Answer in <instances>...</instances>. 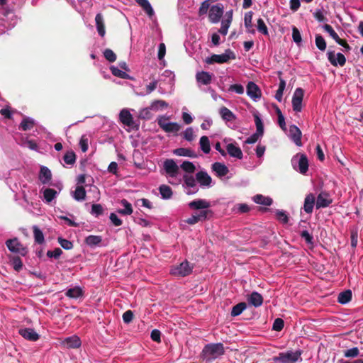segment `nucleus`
I'll use <instances>...</instances> for the list:
<instances>
[{
  "instance_id": "20",
  "label": "nucleus",
  "mask_w": 363,
  "mask_h": 363,
  "mask_svg": "<svg viewBox=\"0 0 363 363\" xmlns=\"http://www.w3.org/2000/svg\"><path fill=\"white\" fill-rule=\"evenodd\" d=\"M211 204L208 201L204 199H196L191 201L189 203V207L191 209L199 210L206 209L210 207Z\"/></svg>"
},
{
  "instance_id": "10",
  "label": "nucleus",
  "mask_w": 363,
  "mask_h": 363,
  "mask_svg": "<svg viewBox=\"0 0 363 363\" xmlns=\"http://www.w3.org/2000/svg\"><path fill=\"white\" fill-rule=\"evenodd\" d=\"M223 13V6L220 4L213 5L210 8L208 18L213 23L219 22Z\"/></svg>"
},
{
  "instance_id": "37",
  "label": "nucleus",
  "mask_w": 363,
  "mask_h": 363,
  "mask_svg": "<svg viewBox=\"0 0 363 363\" xmlns=\"http://www.w3.org/2000/svg\"><path fill=\"white\" fill-rule=\"evenodd\" d=\"M160 193L163 199H169L172 196V190L170 186L162 184L159 187Z\"/></svg>"
},
{
  "instance_id": "31",
  "label": "nucleus",
  "mask_w": 363,
  "mask_h": 363,
  "mask_svg": "<svg viewBox=\"0 0 363 363\" xmlns=\"http://www.w3.org/2000/svg\"><path fill=\"white\" fill-rule=\"evenodd\" d=\"M253 201L257 204H261L264 206H271L273 201L270 197L264 196L262 194H257L253 197Z\"/></svg>"
},
{
  "instance_id": "11",
  "label": "nucleus",
  "mask_w": 363,
  "mask_h": 363,
  "mask_svg": "<svg viewBox=\"0 0 363 363\" xmlns=\"http://www.w3.org/2000/svg\"><path fill=\"white\" fill-rule=\"evenodd\" d=\"M333 202L330 195L325 191H321L317 196L315 206L316 208H326L329 206Z\"/></svg>"
},
{
  "instance_id": "47",
  "label": "nucleus",
  "mask_w": 363,
  "mask_h": 363,
  "mask_svg": "<svg viewBox=\"0 0 363 363\" xmlns=\"http://www.w3.org/2000/svg\"><path fill=\"white\" fill-rule=\"evenodd\" d=\"M315 45L320 51H324L326 49V42L323 37L320 34L315 35Z\"/></svg>"
},
{
  "instance_id": "58",
  "label": "nucleus",
  "mask_w": 363,
  "mask_h": 363,
  "mask_svg": "<svg viewBox=\"0 0 363 363\" xmlns=\"http://www.w3.org/2000/svg\"><path fill=\"white\" fill-rule=\"evenodd\" d=\"M183 179H184V184L188 187H195L196 186V179H194V177L192 175L185 174V175H184Z\"/></svg>"
},
{
  "instance_id": "45",
  "label": "nucleus",
  "mask_w": 363,
  "mask_h": 363,
  "mask_svg": "<svg viewBox=\"0 0 363 363\" xmlns=\"http://www.w3.org/2000/svg\"><path fill=\"white\" fill-rule=\"evenodd\" d=\"M63 160L67 164H74L76 162V155L74 152L72 150L67 151L63 157Z\"/></svg>"
},
{
  "instance_id": "3",
  "label": "nucleus",
  "mask_w": 363,
  "mask_h": 363,
  "mask_svg": "<svg viewBox=\"0 0 363 363\" xmlns=\"http://www.w3.org/2000/svg\"><path fill=\"white\" fill-rule=\"evenodd\" d=\"M236 58L235 52L230 49H227L225 52L221 55L213 54L211 57L205 60L206 63L212 65L214 63L223 64L228 62L230 60Z\"/></svg>"
},
{
  "instance_id": "2",
  "label": "nucleus",
  "mask_w": 363,
  "mask_h": 363,
  "mask_svg": "<svg viewBox=\"0 0 363 363\" xmlns=\"http://www.w3.org/2000/svg\"><path fill=\"white\" fill-rule=\"evenodd\" d=\"M302 351L298 350L295 352L287 351L286 352H280L277 356H274L272 360L274 362L280 363H296L298 360L301 361Z\"/></svg>"
},
{
  "instance_id": "17",
  "label": "nucleus",
  "mask_w": 363,
  "mask_h": 363,
  "mask_svg": "<svg viewBox=\"0 0 363 363\" xmlns=\"http://www.w3.org/2000/svg\"><path fill=\"white\" fill-rule=\"evenodd\" d=\"M121 122L125 125L132 127L133 125V118L130 111L127 109H123L119 114Z\"/></svg>"
},
{
  "instance_id": "6",
  "label": "nucleus",
  "mask_w": 363,
  "mask_h": 363,
  "mask_svg": "<svg viewBox=\"0 0 363 363\" xmlns=\"http://www.w3.org/2000/svg\"><path fill=\"white\" fill-rule=\"evenodd\" d=\"M168 118L161 116L157 120L158 125L166 133H177L181 128L179 124L176 122H167Z\"/></svg>"
},
{
  "instance_id": "14",
  "label": "nucleus",
  "mask_w": 363,
  "mask_h": 363,
  "mask_svg": "<svg viewBox=\"0 0 363 363\" xmlns=\"http://www.w3.org/2000/svg\"><path fill=\"white\" fill-rule=\"evenodd\" d=\"M247 94L252 99L257 100L261 98L262 93L259 86L253 82H250L247 85Z\"/></svg>"
},
{
  "instance_id": "22",
  "label": "nucleus",
  "mask_w": 363,
  "mask_h": 363,
  "mask_svg": "<svg viewBox=\"0 0 363 363\" xmlns=\"http://www.w3.org/2000/svg\"><path fill=\"white\" fill-rule=\"evenodd\" d=\"M213 74L207 72H200L196 75V81L203 85H208L211 83Z\"/></svg>"
},
{
  "instance_id": "9",
  "label": "nucleus",
  "mask_w": 363,
  "mask_h": 363,
  "mask_svg": "<svg viewBox=\"0 0 363 363\" xmlns=\"http://www.w3.org/2000/svg\"><path fill=\"white\" fill-rule=\"evenodd\" d=\"M327 55L328 61L334 67H337V65L343 67L346 63V58L345 55L340 52L337 53L335 57V51L328 50L327 52Z\"/></svg>"
},
{
  "instance_id": "50",
  "label": "nucleus",
  "mask_w": 363,
  "mask_h": 363,
  "mask_svg": "<svg viewBox=\"0 0 363 363\" xmlns=\"http://www.w3.org/2000/svg\"><path fill=\"white\" fill-rule=\"evenodd\" d=\"M257 30L264 35H269L268 28L262 18L257 19Z\"/></svg>"
},
{
  "instance_id": "48",
  "label": "nucleus",
  "mask_w": 363,
  "mask_h": 363,
  "mask_svg": "<svg viewBox=\"0 0 363 363\" xmlns=\"http://www.w3.org/2000/svg\"><path fill=\"white\" fill-rule=\"evenodd\" d=\"M212 211L208 208L203 209L199 214H197V217L199 221H204L206 220H208L212 217Z\"/></svg>"
},
{
  "instance_id": "55",
  "label": "nucleus",
  "mask_w": 363,
  "mask_h": 363,
  "mask_svg": "<svg viewBox=\"0 0 363 363\" xmlns=\"http://www.w3.org/2000/svg\"><path fill=\"white\" fill-rule=\"evenodd\" d=\"M104 56L110 62H113L116 60V55L109 48L104 50Z\"/></svg>"
},
{
  "instance_id": "43",
  "label": "nucleus",
  "mask_w": 363,
  "mask_h": 363,
  "mask_svg": "<svg viewBox=\"0 0 363 363\" xmlns=\"http://www.w3.org/2000/svg\"><path fill=\"white\" fill-rule=\"evenodd\" d=\"M10 261L15 271L20 272L22 269L23 262L20 257L13 256L10 258Z\"/></svg>"
},
{
  "instance_id": "4",
  "label": "nucleus",
  "mask_w": 363,
  "mask_h": 363,
  "mask_svg": "<svg viewBox=\"0 0 363 363\" xmlns=\"http://www.w3.org/2000/svg\"><path fill=\"white\" fill-rule=\"evenodd\" d=\"M6 245L10 252L19 254L21 256H26L28 253L27 247H24L17 238L7 240Z\"/></svg>"
},
{
  "instance_id": "56",
  "label": "nucleus",
  "mask_w": 363,
  "mask_h": 363,
  "mask_svg": "<svg viewBox=\"0 0 363 363\" xmlns=\"http://www.w3.org/2000/svg\"><path fill=\"white\" fill-rule=\"evenodd\" d=\"M301 238L304 239L306 242L311 246H313V237L307 230H303L300 233Z\"/></svg>"
},
{
  "instance_id": "24",
  "label": "nucleus",
  "mask_w": 363,
  "mask_h": 363,
  "mask_svg": "<svg viewBox=\"0 0 363 363\" xmlns=\"http://www.w3.org/2000/svg\"><path fill=\"white\" fill-rule=\"evenodd\" d=\"M63 344L67 348H78L81 346V340L79 337L76 335H73L69 337H67L64 341Z\"/></svg>"
},
{
  "instance_id": "41",
  "label": "nucleus",
  "mask_w": 363,
  "mask_h": 363,
  "mask_svg": "<svg viewBox=\"0 0 363 363\" xmlns=\"http://www.w3.org/2000/svg\"><path fill=\"white\" fill-rule=\"evenodd\" d=\"M247 304L245 302H240L232 308L231 315L235 317L240 315L242 311L246 308Z\"/></svg>"
},
{
  "instance_id": "18",
  "label": "nucleus",
  "mask_w": 363,
  "mask_h": 363,
  "mask_svg": "<svg viewBox=\"0 0 363 363\" xmlns=\"http://www.w3.org/2000/svg\"><path fill=\"white\" fill-rule=\"evenodd\" d=\"M248 303L255 308L259 307L263 303L262 296L257 291H253L248 296Z\"/></svg>"
},
{
  "instance_id": "40",
  "label": "nucleus",
  "mask_w": 363,
  "mask_h": 363,
  "mask_svg": "<svg viewBox=\"0 0 363 363\" xmlns=\"http://www.w3.org/2000/svg\"><path fill=\"white\" fill-rule=\"evenodd\" d=\"M199 144L201 150L206 153L208 154L211 151V145H210V141L207 136H202L200 138Z\"/></svg>"
},
{
  "instance_id": "42",
  "label": "nucleus",
  "mask_w": 363,
  "mask_h": 363,
  "mask_svg": "<svg viewBox=\"0 0 363 363\" xmlns=\"http://www.w3.org/2000/svg\"><path fill=\"white\" fill-rule=\"evenodd\" d=\"M169 106V104L164 100H155L151 104V109L153 111H158L159 109H164Z\"/></svg>"
},
{
  "instance_id": "39",
  "label": "nucleus",
  "mask_w": 363,
  "mask_h": 363,
  "mask_svg": "<svg viewBox=\"0 0 363 363\" xmlns=\"http://www.w3.org/2000/svg\"><path fill=\"white\" fill-rule=\"evenodd\" d=\"M86 192L84 186H77L74 191V198L77 201H83L85 199Z\"/></svg>"
},
{
  "instance_id": "59",
  "label": "nucleus",
  "mask_w": 363,
  "mask_h": 363,
  "mask_svg": "<svg viewBox=\"0 0 363 363\" xmlns=\"http://www.w3.org/2000/svg\"><path fill=\"white\" fill-rule=\"evenodd\" d=\"M57 240L61 247L65 250H71L73 247L72 242L67 239L60 237Z\"/></svg>"
},
{
  "instance_id": "38",
  "label": "nucleus",
  "mask_w": 363,
  "mask_h": 363,
  "mask_svg": "<svg viewBox=\"0 0 363 363\" xmlns=\"http://www.w3.org/2000/svg\"><path fill=\"white\" fill-rule=\"evenodd\" d=\"M299 172L301 174H305L308 169V162L307 157L305 155H301L298 161Z\"/></svg>"
},
{
  "instance_id": "35",
  "label": "nucleus",
  "mask_w": 363,
  "mask_h": 363,
  "mask_svg": "<svg viewBox=\"0 0 363 363\" xmlns=\"http://www.w3.org/2000/svg\"><path fill=\"white\" fill-rule=\"evenodd\" d=\"M32 228L35 242L40 245L44 243L45 238L42 230L37 225H33Z\"/></svg>"
},
{
  "instance_id": "16",
  "label": "nucleus",
  "mask_w": 363,
  "mask_h": 363,
  "mask_svg": "<svg viewBox=\"0 0 363 363\" xmlns=\"http://www.w3.org/2000/svg\"><path fill=\"white\" fill-rule=\"evenodd\" d=\"M315 203V197L313 194L310 193L306 196L304 199L303 210L306 213H311Z\"/></svg>"
},
{
  "instance_id": "53",
  "label": "nucleus",
  "mask_w": 363,
  "mask_h": 363,
  "mask_svg": "<svg viewBox=\"0 0 363 363\" xmlns=\"http://www.w3.org/2000/svg\"><path fill=\"white\" fill-rule=\"evenodd\" d=\"M344 357L347 358H354L357 357L359 354V350L358 347H352L351 349L345 350L344 352Z\"/></svg>"
},
{
  "instance_id": "57",
  "label": "nucleus",
  "mask_w": 363,
  "mask_h": 363,
  "mask_svg": "<svg viewBox=\"0 0 363 363\" xmlns=\"http://www.w3.org/2000/svg\"><path fill=\"white\" fill-rule=\"evenodd\" d=\"M292 38H293V40L297 45H299L302 41L301 33H300L299 30L295 26H294L292 28Z\"/></svg>"
},
{
  "instance_id": "63",
  "label": "nucleus",
  "mask_w": 363,
  "mask_h": 363,
  "mask_svg": "<svg viewBox=\"0 0 363 363\" xmlns=\"http://www.w3.org/2000/svg\"><path fill=\"white\" fill-rule=\"evenodd\" d=\"M151 110V106L141 110L139 114L140 118L145 120L150 119L152 118Z\"/></svg>"
},
{
  "instance_id": "1",
  "label": "nucleus",
  "mask_w": 363,
  "mask_h": 363,
  "mask_svg": "<svg viewBox=\"0 0 363 363\" xmlns=\"http://www.w3.org/2000/svg\"><path fill=\"white\" fill-rule=\"evenodd\" d=\"M224 352L223 344L211 343L204 346L201 352V357L203 359L211 362L223 355Z\"/></svg>"
},
{
  "instance_id": "62",
  "label": "nucleus",
  "mask_w": 363,
  "mask_h": 363,
  "mask_svg": "<svg viewBox=\"0 0 363 363\" xmlns=\"http://www.w3.org/2000/svg\"><path fill=\"white\" fill-rule=\"evenodd\" d=\"M277 220L284 224L289 222V217L284 211H277L276 213Z\"/></svg>"
},
{
  "instance_id": "7",
  "label": "nucleus",
  "mask_w": 363,
  "mask_h": 363,
  "mask_svg": "<svg viewBox=\"0 0 363 363\" xmlns=\"http://www.w3.org/2000/svg\"><path fill=\"white\" fill-rule=\"evenodd\" d=\"M255 122L256 124L257 131L246 139L245 143L247 144L255 143L264 133L263 123L257 115H255Z\"/></svg>"
},
{
  "instance_id": "32",
  "label": "nucleus",
  "mask_w": 363,
  "mask_h": 363,
  "mask_svg": "<svg viewBox=\"0 0 363 363\" xmlns=\"http://www.w3.org/2000/svg\"><path fill=\"white\" fill-rule=\"evenodd\" d=\"M252 11H248L245 14L244 23L245 26L247 29V32L254 34L255 33V29L252 28Z\"/></svg>"
},
{
  "instance_id": "34",
  "label": "nucleus",
  "mask_w": 363,
  "mask_h": 363,
  "mask_svg": "<svg viewBox=\"0 0 363 363\" xmlns=\"http://www.w3.org/2000/svg\"><path fill=\"white\" fill-rule=\"evenodd\" d=\"M352 291L351 290H345L342 292H340L337 297V301L341 304H345L350 302L352 299Z\"/></svg>"
},
{
  "instance_id": "61",
  "label": "nucleus",
  "mask_w": 363,
  "mask_h": 363,
  "mask_svg": "<svg viewBox=\"0 0 363 363\" xmlns=\"http://www.w3.org/2000/svg\"><path fill=\"white\" fill-rule=\"evenodd\" d=\"M284 325V320L280 318H277L274 321L272 329L275 331H281L283 329Z\"/></svg>"
},
{
  "instance_id": "60",
  "label": "nucleus",
  "mask_w": 363,
  "mask_h": 363,
  "mask_svg": "<svg viewBox=\"0 0 363 363\" xmlns=\"http://www.w3.org/2000/svg\"><path fill=\"white\" fill-rule=\"evenodd\" d=\"M91 213L98 217L104 213V208L101 204H92Z\"/></svg>"
},
{
  "instance_id": "29",
  "label": "nucleus",
  "mask_w": 363,
  "mask_h": 363,
  "mask_svg": "<svg viewBox=\"0 0 363 363\" xmlns=\"http://www.w3.org/2000/svg\"><path fill=\"white\" fill-rule=\"evenodd\" d=\"M173 153L178 156L189 157H191V158L196 157V155L194 153V152L189 148H184V147L177 148L173 151Z\"/></svg>"
},
{
  "instance_id": "46",
  "label": "nucleus",
  "mask_w": 363,
  "mask_h": 363,
  "mask_svg": "<svg viewBox=\"0 0 363 363\" xmlns=\"http://www.w3.org/2000/svg\"><path fill=\"white\" fill-rule=\"evenodd\" d=\"M34 126V121L29 118H24L20 124V128L26 131L30 130Z\"/></svg>"
},
{
  "instance_id": "5",
  "label": "nucleus",
  "mask_w": 363,
  "mask_h": 363,
  "mask_svg": "<svg viewBox=\"0 0 363 363\" xmlns=\"http://www.w3.org/2000/svg\"><path fill=\"white\" fill-rule=\"evenodd\" d=\"M193 266H191L186 260L182 262L179 265L172 267L170 273L174 276L186 277L192 272Z\"/></svg>"
},
{
  "instance_id": "21",
  "label": "nucleus",
  "mask_w": 363,
  "mask_h": 363,
  "mask_svg": "<svg viewBox=\"0 0 363 363\" xmlns=\"http://www.w3.org/2000/svg\"><path fill=\"white\" fill-rule=\"evenodd\" d=\"M226 150L231 157L239 160L242 159L243 157L241 149L233 143H229L227 145Z\"/></svg>"
},
{
  "instance_id": "52",
  "label": "nucleus",
  "mask_w": 363,
  "mask_h": 363,
  "mask_svg": "<svg viewBox=\"0 0 363 363\" xmlns=\"http://www.w3.org/2000/svg\"><path fill=\"white\" fill-rule=\"evenodd\" d=\"M232 21V17L231 16L228 18L227 19L222 21L221 27L219 29V33H220L222 35H225L228 33V30L230 26V24Z\"/></svg>"
},
{
  "instance_id": "49",
  "label": "nucleus",
  "mask_w": 363,
  "mask_h": 363,
  "mask_svg": "<svg viewBox=\"0 0 363 363\" xmlns=\"http://www.w3.org/2000/svg\"><path fill=\"white\" fill-rule=\"evenodd\" d=\"M181 168L184 171L186 172V173H189V174H192L195 172L196 170V167L195 165L191 162H189V161H184L182 164H181Z\"/></svg>"
},
{
  "instance_id": "19",
  "label": "nucleus",
  "mask_w": 363,
  "mask_h": 363,
  "mask_svg": "<svg viewBox=\"0 0 363 363\" xmlns=\"http://www.w3.org/2000/svg\"><path fill=\"white\" fill-rule=\"evenodd\" d=\"M196 179L201 186H210L212 182L211 177L206 172L200 171L196 174Z\"/></svg>"
},
{
  "instance_id": "64",
  "label": "nucleus",
  "mask_w": 363,
  "mask_h": 363,
  "mask_svg": "<svg viewBox=\"0 0 363 363\" xmlns=\"http://www.w3.org/2000/svg\"><path fill=\"white\" fill-rule=\"evenodd\" d=\"M209 6L210 4L208 1L206 0L203 2H202L199 9V15L201 16L206 14L209 9Z\"/></svg>"
},
{
  "instance_id": "26",
  "label": "nucleus",
  "mask_w": 363,
  "mask_h": 363,
  "mask_svg": "<svg viewBox=\"0 0 363 363\" xmlns=\"http://www.w3.org/2000/svg\"><path fill=\"white\" fill-rule=\"evenodd\" d=\"M212 169L216 172L218 177H224L225 176L229 170L228 168L220 162H215L212 164Z\"/></svg>"
},
{
  "instance_id": "28",
  "label": "nucleus",
  "mask_w": 363,
  "mask_h": 363,
  "mask_svg": "<svg viewBox=\"0 0 363 363\" xmlns=\"http://www.w3.org/2000/svg\"><path fill=\"white\" fill-rule=\"evenodd\" d=\"M135 1L143 8L149 17H152L155 14L154 10L148 0H135Z\"/></svg>"
},
{
  "instance_id": "13",
  "label": "nucleus",
  "mask_w": 363,
  "mask_h": 363,
  "mask_svg": "<svg viewBox=\"0 0 363 363\" xmlns=\"http://www.w3.org/2000/svg\"><path fill=\"white\" fill-rule=\"evenodd\" d=\"M18 333L23 338L29 341L35 342L40 338V335L33 328H21Z\"/></svg>"
},
{
  "instance_id": "30",
  "label": "nucleus",
  "mask_w": 363,
  "mask_h": 363,
  "mask_svg": "<svg viewBox=\"0 0 363 363\" xmlns=\"http://www.w3.org/2000/svg\"><path fill=\"white\" fill-rule=\"evenodd\" d=\"M83 294V290L79 286L69 289L65 293L66 296L70 298H77L82 296Z\"/></svg>"
},
{
  "instance_id": "12",
  "label": "nucleus",
  "mask_w": 363,
  "mask_h": 363,
  "mask_svg": "<svg viewBox=\"0 0 363 363\" xmlns=\"http://www.w3.org/2000/svg\"><path fill=\"white\" fill-rule=\"evenodd\" d=\"M164 169L172 177H176L179 172V167L172 159H167L164 162Z\"/></svg>"
},
{
  "instance_id": "8",
  "label": "nucleus",
  "mask_w": 363,
  "mask_h": 363,
  "mask_svg": "<svg viewBox=\"0 0 363 363\" xmlns=\"http://www.w3.org/2000/svg\"><path fill=\"white\" fill-rule=\"evenodd\" d=\"M304 96V90L302 88H296L292 97V107L295 112H301L302 110V101Z\"/></svg>"
},
{
  "instance_id": "27",
  "label": "nucleus",
  "mask_w": 363,
  "mask_h": 363,
  "mask_svg": "<svg viewBox=\"0 0 363 363\" xmlns=\"http://www.w3.org/2000/svg\"><path fill=\"white\" fill-rule=\"evenodd\" d=\"M102 242V238L100 235H91L87 236L84 242L86 245L89 246L90 247H94L96 246L100 245V244Z\"/></svg>"
},
{
  "instance_id": "36",
  "label": "nucleus",
  "mask_w": 363,
  "mask_h": 363,
  "mask_svg": "<svg viewBox=\"0 0 363 363\" xmlns=\"http://www.w3.org/2000/svg\"><path fill=\"white\" fill-rule=\"evenodd\" d=\"M121 203L125 207L124 209H118L117 212L122 215H130L133 213V208L130 203L126 199H122Z\"/></svg>"
},
{
  "instance_id": "54",
  "label": "nucleus",
  "mask_w": 363,
  "mask_h": 363,
  "mask_svg": "<svg viewBox=\"0 0 363 363\" xmlns=\"http://www.w3.org/2000/svg\"><path fill=\"white\" fill-rule=\"evenodd\" d=\"M111 71L113 75L116 77H118L122 79H127L128 77V74H126L125 72L119 69L118 67H116L114 66H112L111 67Z\"/></svg>"
},
{
  "instance_id": "23",
  "label": "nucleus",
  "mask_w": 363,
  "mask_h": 363,
  "mask_svg": "<svg viewBox=\"0 0 363 363\" xmlns=\"http://www.w3.org/2000/svg\"><path fill=\"white\" fill-rule=\"evenodd\" d=\"M96 26L99 35L104 37L106 33L104 17L101 13H97L95 17Z\"/></svg>"
},
{
  "instance_id": "33",
  "label": "nucleus",
  "mask_w": 363,
  "mask_h": 363,
  "mask_svg": "<svg viewBox=\"0 0 363 363\" xmlns=\"http://www.w3.org/2000/svg\"><path fill=\"white\" fill-rule=\"evenodd\" d=\"M221 118L227 121H231L235 119V114L225 106H222L219 111Z\"/></svg>"
},
{
  "instance_id": "15",
  "label": "nucleus",
  "mask_w": 363,
  "mask_h": 363,
  "mask_svg": "<svg viewBox=\"0 0 363 363\" xmlns=\"http://www.w3.org/2000/svg\"><path fill=\"white\" fill-rule=\"evenodd\" d=\"M289 133L292 140L297 146H301V136L302 133L300 129L295 125H291L289 127Z\"/></svg>"
},
{
  "instance_id": "25",
  "label": "nucleus",
  "mask_w": 363,
  "mask_h": 363,
  "mask_svg": "<svg viewBox=\"0 0 363 363\" xmlns=\"http://www.w3.org/2000/svg\"><path fill=\"white\" fill-rule=\"evenodd\" d=\"M39 179L43 184H48L52 179L51 171L47 167H41Z\"/></svg>"
},
{
  "instance_id": "44",
  "label": "nucleus",
  "mask_w": 363,
  "mask_h": 363,
  "mask_svg": "<svg viewBox=\"0 0 363 363\" xmlns=\"http://www.w3.org/2000/svg\"><path fill=\"white\" fill-rule=\"evenodd\" d=\"M56 195L57 191L53 189L48 188L43 191L44 199L48 203L51 202L55 198Z\"/></svg>"
},
{
  "instance_id": "51",
  "label": "nucleus",
  "mask_w": 363,
  "mask_h": 363,
  "mask_svg": "<svg viewBox=\"0 0 363 363\" xmlns=\"http://www.w3.org/2000/svg\"><path fill=\"white\" fill-rule=\"evenodd\" d=\"M324 30L328 32L330 36L337 43L340 38L338 36L337 33L334 30L333 27L329 24H325L323 26Z\"/></svg>"
}]
</instances>
